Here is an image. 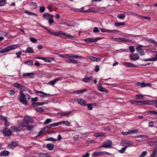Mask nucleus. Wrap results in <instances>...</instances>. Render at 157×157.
<instances>
[{
	"label": "nucleus",
	"instance_id": "20",
	"mask_svg": "<svg viewBox=\"0 0 157 157\" xmlns=\"http://www.w3.org/2000/svg\"><path fill=\"white\" fill-rule=\"evenodd\" d=\"M43 16L45 18H48L49 19L53 18L54 16L52 14H51L49 13H46L44 14L43 15Z\"/></svg>",
	"mask_w": 157,
	"mask_h": 157
},
{
	"label": "nucleus",
	"instance_id": "60",
	"mask_svg": "<svg viewBox=\"0 0 157 157\" xmlns=\"http://www.w3.org/2000/svg\"><path fill=\"white\" fill-rule=\"evenodd\" d=\"M117 31L116 30H111L109 29H106V32L107 33H115L116 32H117Z\"/></svg>",
	"mask_w": 157,
	"mask_h": 157
},
{
	"label": "nucleus",
	"instance_id": "51",
	"mask_svg": "<svg viewBox=\"0 0 157 157\" xmlns=\"http://www.w3.org/2000/svg\"><path fill=\"white\" fill-rule=\"evenodd\" d=\"M36 110L37 112H41L44 111L43 108L40 107H37L36 108Z\"/></svg>",
	"mask_w": 157,
	"mask_h": 157
},
{
	"label": "nucleus",
	"instance_id": "28",
	"mask_svg": "<svg viewBox=\"0 0 157 157\" xmlns=\"http://www.w3.org/2000/svg\"><path fill=\"white\" fill-rule=\"evenodd\" d=\"M66 62L69 63H73L77 64L78 63V61L73 59H68L67 60Z\"/></svg>",
	"mask_w": 157,
	"mask_h": 157
},
{
	"label": "nucleus",
	"instance_id": "31",
	"mask_svg": "<svg viewBox=\"0 0 157 157\" xmlns=\"http://www.w3.org/2000/svg\"><path fill=\"white\" fill-rule=\"evenodd\" d=\"M44 104V102H37L33 103L31 104L32 106H36L40 105H42Z\"/></svg>",
	"mask_w": 157,
	"mask_h": 157
},
{
	"label": "nucleus",
	"instance_id": "55",
	"mask_svg": "<svg viewBox=\"0 0 157 157\" xmlns=\"http://www.w3.org/2000/svg\"><path fill=\"white\" fill-rule=\"evenodd\" d=\"M70 10L76 12H79L80 11V9L77 8H71Z\"/></svg>",
	"mask_w": 157,
	"mask_h": 157
},
{
	"label": "nucleus",
	"instance_id": "25",
	"mask_svg": "<svg viewBox=\"0 0 157 157\" xmlns=\"http://www.w3.org/2000/svg\"><path fill=\"white\" fill-rule=\"evenodd\" d=\"M13 86L14 87L20 89H22L23 87V86L22 85L17 83H13Z\"/></svg>",
	"mask_w": 157,
	"mask_h": 157
},
{
	"label": "nucleus",
	"instance_id": "5",
	"mask_svg": "<svg viewBox=\"0 0 157 157\" xmlns=\"http://www.w3.org/2000/svg\"><path fill=\"white\" fill-rule=\"evenodd\" d=\"M132 144V141L129 140L124 141L122 143V146H124L126 148L131 147Z\"/></svg>",
	"mask_w": 157,
	"mask_h": 157
},
{
	"label": "nucleus",
	"instance_id": "9",
	"mask_svg": "<svg viewBox=\"0 0 157 157\" xmlns=\"http://www.w3.org/2000/svg\"><path fill=\"white\" fill-rule=\"evenodd\" d=\"M3 133L6 136H10L12 134L11 131L7 128H5L3 131Z\"/></svg>",
	"mask_w": 157,
	"mask_h": 157
},
{
	"label": "nucleus",
	"instance_id": "13",
	"mask_svg": "<svg viewBox=\"0 0 157 157\" xmlns=\"http://www.w3.org/2000/svg\"><path fill=\"white\" fill-rule=\"evenodd\" d=\"M61 78H57L56 79L53 80L49 82H48L47 84L53 86L57 82L60 80H61Z\"/></svg>",
	"mask_w": 157,
	"mask_h": 157
},
{
	"label": "nucleus",
	"instance_id": "39",
	"mask_svg": "<svg viewBox=\"0 0 157 157\" xmlns=\"http://www.w3.org/2000/svg\"><path fill=\"white\" fill-rule=\"evenodd\" d=\"M125 25V22H116L114 24V25L115 26H119L121 25Z\"/></svg>",
	"mask_w": 157,
	"mask_h": 157
},
{
	"label": "nucleus",
	"instance_id": "30",
	"mask_svg": "<svg viewBox=\"0 0 157 157\" xmlns=\"http://www.w3.org/2000/svg\"><path fill=\"white\" fill-rule=\"evenodd\" d=\"M87 91V90L86 89H83V90H81L75 91H74V92H73V93H75V94H80L82 93L85 92H86Z\"/></svg>",
	"mask_w": 157,
	"mask_h": 157
},
{
	"label": "nucleus",
	"instance_id": "6",
	"mask_svg": "<svg viewBox=\"0 0 157 157\" xmlns=\"http://www.w3.org/2000/svg\"><path fill=\"white\" fill-rule=\"evenodd\" d=\"M101 39L100 37H97L95 38H89L84 39V40L87 43L94 42L97 41Z\"/></svg>",
	"mask_w": 157,
	"mask_h": 157
},
{
	"label": "nucleus",
	"instance_id": "24",
	"mask_svg": "<svg viewBox=\"0 0 157 157\" xmlns=\"http://www.w3.org/2000/svg\"><path fill=\"white\" fill-rule=\"evenodd\" d=\"M30 7L31 10H34L36 8L37 4L34 2H32L30 4Z\"/></svg>",
	"mask_w": 157,
	"mask_h": 157
},
{
	"label": "nucleus",
	"instance_id": "17",
	"mask_svg": "<svg viewBox=\"0 0 157 157\" xmlns=\"http://www.w3.org/2000/svg\"><path fill=\"white\" fill-rule=\"evenodd\" d=\"M36 93L37 94H39L40 95H39V96L41 97H45L47 95H48L49 96H50L51 95L48 94H47L45 93L42 91H40L38 90L36 91Z\"/></svg>",
	"mask_w": 157,
	"mask_h": 157
},
{
	"label": "nucleus",
	"instance_id": "26",
	"mask_svg": "<svg viewBox=\"0 0 157 157\" xmlns=\"http://www.w3.org/2000/svg\"><path fill=\"white\" fill-rule=\"evenodd\" d=\"M47 148L50 151H52L53 149L54 145L51 144H48L47 145Z\"/></svg>",
	"mask_w": 157,
	"mask_h": 157
},
{
	"label": "nucleus",
	"instance_id": "23",
	"mask_svg": "<svg viewBox=\"0 0 157 157\" xmlns=\"http://www.w3.org/2000/svg\"><path fill=\"white\" fill-rule=\"evenodd\" d=\"M25 52L27 53H33L34 51L33 48L31 47H28L25 51Z\"/></svg>",
	"mask_w": 157,
	"mask_h": 157
},
{
	"label": "nucleus",
	"instance_id": "38",
	"mask_svg": "<svg viewBox=\"0 0 157 157\" xmlns=\"http://www.w3.org/2000/svg\"><path fill=\"white\" fill-rule=\"evenodd\" d=\"M129 134L136 133L138 132V129H134L132 130H130L128 131Z\"/></svg>",
	"mask_w": 157,
	"mask_h": 157
},
{
	"label": "nucleus",
	"instance_id": "48",
	"mask_svg": "<svg viewBox=\"0 0 157 157\" xmlns=\"http://www.w3.org/2000/svg\"><path fill=\"white\" fill-rule=\"evenodd\" d=\"M128 102L130 103L132 105H136L137 101L130 100L128 101Z\"/></svg>",
	"mask_w": 157,
	"mask_h": 157
},
{
	"label": "nucleus",
	"instance_id": "56",
	"mask_svg": "<svg viewBox=\"0 0 157 157\" xmlns=\"http://www.w3.org/2000/svg\"><path fill=\"white\" fill-rule=\"evenodd\" d=\"M130 52L132 53L133 52L135 51V48L133 46H130L129 47Z\"/></svg>",
	"mask_w": 157,
	"mask_h": 157
},
{
	"label": "nucleus",
	"instance_id": "19",
	"mask_svg": "<svg viewBox=\"0 0 157 157\" xmlns=\"http://www.w3.org/2000/svg\"><path fill=\"white\" fill-rule=\"evenodd\" d=\"M123 65L127 67H136L137 66L130 63H123Z\"/></svg>",
	"mask_w": 157,
	"mask_h": 157
},
{
	"label": "nucleus",
	"instance_id": "63",
	"mask_svg": "<svg viewBox=\"0 0 157 157\" xmlns=\"http://www.w3.org/2000/svg\"><path fill=\"white\" fill-rule=\"evenodd\" d=\"M93 32L95 33H99L100 32V31L98 30V27H95L93 29Z\"/></svg>",
	"mask_w": 157,
	"mask_h": 157
},
{
	"label": "nucleus",
	"instance_id": "44",
	"mask_svg": "<svg viewBox=\"0 0 157 157\" xmlns=\"http://www.w3.org/2000/svg\"><path fill=\"white\" fill-rule=\"evenodd\" d=\"M28 123L26 122H22L20 124L21 126L22 127H27Z\"/></svg>",
	"mask_w": 157,
	"mask_h": 157
},
{
	"label": "nucleus",
	"instance_id": "36",
	"mask_svg": "<svg viewBox=\"0 0 157 157\" xmlns=\"http://www.w3.org/2000/svg\"><path fill=\"white\" fill-rule=\"evenodd\" d=\"M145 84V83L144 82H138L136 83V85L137 86H141V87H145V86L144 85Z\"/></svg>",
	"mask_w": 157,
	"mask_h": 157
},
{
	"label": "nucleus",
	"instance_id": "2",
	"mask_svg": "<svg viewBox=\"0 0 157 157\" xmlns=\"http://www.w3.org/2000/svg\"><path fill=\"white\" fill-rule=\"evenodd\" d=\"M20 95L18 99L19 101L25 105H27L28 101L30 99L29 95L28 94H25L22 91H20Z\"/></svg>",
	"mask_w": 157,
	"mask_h": 157
},
{
	"label": "nucleus",
	"instance_id": "8",
	"mask_svg": "<svg viewBox=\"0 0 157 157\" xmlns=\"http://www.w3.org/2000/svg\"><path fill=\"white\" fill-rule=\"evenodd\" d=\"M97 88L98 90L102 92H105L106 93L108 92V91L105 88L103 87L101 85L100 83H98L97 85Z\"/></svg>",
	"mask_w": 157,
	"mask_h": 157
},
{
	"label": "nucleus",
	"instance_id": "52",
	"mask_svg": "<svg viewBox=\"0 0 157 157\" xmlns=\"http://www.w3.org/2000/svg\"><path fill=\"white\" fill-rule=\"evenodd\" d=\"M58 56L60 57L63 58H67V54H59Z\"/></svg>",
	"mask_w": 157,
	"mask_h": 157
},
{
	"label": "nucleus",
	"instance_id": "64",
	"mask_svg": "<svg viewBox=\"0 0 157 157\" xmlns=\"http://www.w3.org/2000/svg\"><path fill=\"white\" fill-rule=\"evenodd\" d=\"M15 54L17 55V58H19L21 54V51H19L18 52H16Z\"/></svg>",
	"mask_w": 157,
	"mask_h": 157
},
{
	"label": "nucleus",
	"instance_id": "22",
	"mask_svg": "<svg viewBox=\"0 0 157 157\" xmlns=\"http://www.w3.org/2000/svg\"><path fill=\"white\" fill-rule=\"evenodd\" d=\"M18 145V143L17 142L11 141L10 144L8 145V146H10L11 148L14 147Z\"/></svg>",
	"mask_w": 157,
	"mask_h": 157
},
{
	"label": "nucleus",
	"instance_id": "16",
	"mask_svg": "<svg viewBox=\"0 0 157 157\" xmlns=\"http://www.w3.org/2000/svg\"><path fill=\"white\" fill-rule=\"evenodd\" d=\"M130 58L131 60L135 61L138 59H139V56L138 54H135L133 55H130Z\"/></svg>",
	"mask_w": 157,
	"mask_h": 157
},
{
	"label": "nucleus",
	"instance_id": "54",
	"mask_svg": "<svg viewBox=\"0 0 157 157\" xmlns=\"http://www.w3.org/2000/svg\"><path fill=\"white\" fill-rule=\"evenodd\" d=\"M52 121V119H47L44 122V124H48L50 123Z\"/></svg>",
	"mask_w": 157,
	"mask_h": 157
},
{
	"label": "nucleus",
	"instance_id": "61",
	"mask_svg": "<svg viewBox=\"0 0 157 157\" xmlns=\"http://www.w3.org/2000/svg\"><path fill=\"white\" fill-rule=\"evenodd\" d=\"M147 153V151H143L140 155V157H144V156L146 155Z\"/></svg>",
	"mask_w": 157,
	"mask_h": 157
},
{
	"label": "nucleus",
	"instance_id": "47",
	"mask_svg": "<svg viewBox=\"0 0 157 157\" xmlns=\"http://www.w3.org/2000/svg\"><path fill=\"white\" fill-rule=\"evenodd\" d=\"M17 127L15 126H12L10 128V130L11 131V132H14V131H16V130H17Z\"/></svg>",
	"mask_w": 157,
	"mask_h": 157
},
{
	"label": "nucleus",
	"instance_id": "1",
	"mask_svg": "<svg viewBox=\"0 0 157 157\" xmlns=\"http://www.w3.org/2000/svg\"><path fill=\"white\" fill-rule=\"evenodd\" d=\"M40 26L42 28L46 30L50 33L56 36H59L62 38H63L64 37L67 36L68 37V38H70L71 39H73L75 38V36H73L71 35L70 34H67L64 32L59 31L57 32H53L51 31V30L47 29V28L43 25H40Z\"/></svg>",
	"mask_w": 157,
	"mask_h": 157
},
{
	"label": "nucleus",
	"instance_id": "4",
	"mask_svg": "<svg viewBox=\"0 0 157 157\" xmlns=\"http://www.w3.org/2000/svg\"><path fill=\"white\" fill-rule=\"evenodd\" d=\"M113 145L112 142L109 140L105 141L103 142L102 145H101L100 147H104L105 148H109Z\"/></svg>",
	"mask_w": 157,
	"mask_h": 157
},
{
	"label": "nucleus",
	"instance_id": "34",
	"mask_svg": "<svg viewBox=\"0 0 157 157\" xmlns=\"http://www.w3.org/2000/svg\"><path fill=\"white\" fill-rule=\"evenodd\" d=\"M39 157H51L48 154L44 153H41L39 155Z\"/></svg>",
	"mask_w": 157,
	"mask_h": 157
},
{
	"label": "nucleus",
	"instance_id": "40",
	"mask_svg": "<svg viewBox=\"0 0 157 157\" xmlns=\"http://www.w3.org/2000/svg\"><path fill=\"white\" fill-rule=\"evenodd\" d=\"M83 12L84 13L95 12L96 11L94 10H93L92 8H90L86 10Z\"/></svg>",
	"mask_w": 157,
	"mask_h": 157
},
{
	"label": "nucleus",
	"instance_id": "15",
	"mask_svg": "<svg viewBox=\"0 0 157 157\" xmlns=\"http://www.w3.org/2000/svg\"><path fill=\"white\" fill-rule=\"evenodd\" d=\"M93 78L92 76L88 77L87 75H85V77L82 79V81L85 82H88Z\"/></svg>",
	"mask_w": 157,
	"mask_h": 157
},
{
	"label": "nucleus",
	"instance_id": "42",
	"mask_svg": "<svg viewBox=\"0 0 157 157\" xmlns=\"http://www.w3.org/2000/svg\"><path fill=\"white\" fill-rule=\"evenodd\" d=\"M6 0H2L0 1V6H3L6 4Z\"/></svg>",
	"mask_w": 157,
	"mask_h": 157
},
{
	"label": "nucleus",
	"instance_id": "7",
	"mask_svg": "<svg viewBox=\"0 0 157 157\" xmlns=\"http://www.w3.org/2000/svg\"><path fill=\"white\" fill-rule=\"evenodd\" d=\"M112 40L114 41L117 42H128V40L122 37H119L116 38H113L111 37V38Z\"/></svg>",
	"mask_w": 157,
	"mask_h": 157
},
{
	"label": "nucleus",
	"instance_id": "11",
	"mask_svg": "<svg viewBox=\"0 0 157 157\" xmlns=\"http://www.w3.org/2000/svg\"><path fill=\"white\" fill-rule=\"evenodd\" d=\"M24 120L28 124V123H32L34 121L33 119L29 116H25L24 117Z\"/></svg>",
	"mask_w": 157,
	"mask_h": 157
},
{
	"label": "nucleus",
	"instance_id": "29",
	"mask_svg": "<svg viewBox=\"0 0 157 157\" xmlns=\"http://www.w3.org/2000/svg\"><path fill=\"white\" fill-rule=\"evenodd\" d=\"M24 63L29 66H32L33 64V61L32 60L26 61L24 62Z\"/></svg>",
	"mask_w": 157,
	"mask_h": 157
},
{
	"label": "nucleus",
	"instance_id": "3",
	"mask_svg": "<svg viewBox=\"0 0 157 157\" xmlns=\"http://www.w3.org/2000/svg\"><path fill=\"white\" fill-rule=\"evenodd\" d=\"M18 45L17 44L11 45L4 48L3 49L0 48V53H4L9 52L17 48Z\"/></svg>",
	"mask_w": 157,
	"mask_h": 157
},
{
	"label": "nucleus",
	"instance_id": "21",
	"mask_svg": "<svg viewBox=\"0 0 157 157\" xmlns=\"http://www.w3.org/2000/svg\"><path fill=\"white\" fill-rule=\"evenodd\" d=\"M10 154L9 151H3L0 153V156L2 157V156H8Z\"/></svg>",
	"mask_w": 157,
	"mask_h": 157
},
{
	"label": "nucleus",
	"instance_id": "53",
	"mask_svg": "<svg viewBox=\"0 0 157 157\" xmlns=\"http://www.w3.org/2000/svg\"><path fill=\"white\" fill-rule=\"evenodd\" d=\"M147 113L150 114H154V115H157V112H156L155 111H149L147 112Z\"/></svg>",
	"mask_w": 157,
	"mask_h": 157
},
{
	"label": "nucleus",
	"instance_id": "45",
	"mask_svg": "<svg viewBox=\"0 0 157 157\" xmlns=\"http://www.w3.org/2000/svg\"><path fill=\"white\" fill-rule=\"evenodd\" d=\"M145 102L144 101H137V102L136 103L137 105H141L145 104Z\"/></svg>",
	"mask_w": 157,
	"mask_h": 157
},
{
	"label": "nucleus",
	"instance_id": "62",
	"mask_svg": "<svg viewBox=\"0 0 157 157\" xmlns=\"http://www.w3.org/2000/svg\"><path fill=\"white\" fill-rule=\"evenodd\" d=\"M48 23L50 24H52L54 23V21L52 18H51L48 20Z\"/></svg>",
	"mask_w": 157,
	"mask_h": 157
},
{
	"label": "nucleus",
	"instance_id": "35",
	"mask_svg": "<svg viewBox=\"0 0 157 157\" xmlns=\"http://www.w3.org/2000/svg\"><path fill=\"white\" fill-rule=\"evenodd\" d=\"M60 124H64L66 126H69L70 123L67 121H60Z\"/></svg>",
	"mask_w": 157,
	"mask_h": 157
},
{
	"label": "nucleus",
	"instance_id": "32",
	"mask_svg": "<svg viewBox=\"0 0 157 157\" xmlns=\"http://www.w3.org/2000/svg\"><path fill=\"white\" fill-rule=\"evenodd\" d=\"M53 59L51 57L44 58L43 60L47 62H51L53 60Z\"/></svg>",
	"mask_w": 157,
	"mask_h": 157
},
{
	"label": "nucleus",
	"instance_id": "18",
	"mask_svg": "<svg viewBox=\"0 0 157 157\" xmlns=\"http://www.w3.org/2000/svg\"><path fill=\"white\" fill-rule=\"evenodd\" d=\"M88 59H91L93 61L98 62L101 60V58L99 57H95L92 56H89L88 57Z\"/></svg>",
	"mask_w": 157,
	"mask_h": 157
},
{
	"label": "nucleus",
	"instance_id": "46",
	"mask_svg": "<svg viewBox=\"0 0 157 157\" xmlns=\"http://www.w3.org/2000/svg\"><path fill=\"white\" fill-rule=\"evenodd\" d=\"M25 12L29 15H33L35 16H37V15L36 13H33L29 12L27 10L25 11Z\"/></svg>",
	"mask_w": 157,
	"mask_h": 157
},
{
	"label": "nucleus",
	"instance_id": "33",
	"mask_svg": "<svg viewBox=\"0 0 157 157\" xmlns=\"http://www.w3.org/2000/svg\"><path fill=\"white\" fill-rule=\"evenodd\" d=\"M105 133L100 132H97L95 133V136L96 137H98L99 136H105Z\"/></svg>",
	"mask_w": 157,
	"mask_h": 157
},
{
	"label": "nucleus",
	"instance_id": "37",
	"mask_svg": "<svg viewBox=\"0 0 157 157\" xmlns=\"http://www.w3.org/2000/svg\"><path fill=\"white\" fill-rule=\"evenodd\" d=\"M135 98L136 99L141 100L144 98V96L142 95L137 94L136 95Z\"/></svg>",
	"mask_w": 157,
	"mask_h": 157
},
{
	"label": "nucleus",
	"instance_id": "50",
	"mask_svg": "<svg viewBox=\"0 0 157 157\" xmlns=\"http://www.w3.org/2000/svg\"><path fill=\"white\" fill-rule=\"evenodd\" d=\"M30 41L33 43L36 42L37 40V39L34 37H31L30 38Z\"/></svg>",
	"mask_w": 157,
	"mask_h": 157
},
{
	"label": "nucleus",
	"instance_id": "41",
	"mask_svg": "<svg viewBox=\"0 0 157 157\" xmlns=\"http://www.w3.org/2000/svg\"><path fill=\"white\" fill-rule=\"evenodd\" d=\"M125 15L124 14H121L119 15H118L117 17L118 18L123 19L125 17Z\"/></svg>",
	"mask_w": 157,
	"mask_h": 157
},
{
	"label": "nucleus",
	"instance_id": "58",
	"mask_svg": "<svg viewBox=\"0 0 157 157\" xmlns=\"http://www.w3.org/2000/svg\"><path fill=\"white\" fill-rule=\"evenodd\" d=\"M126 148H126V147H122L120 150L119 151L120 153H122L125 151Z\"/></svg>",
	"mask_w": 157,
	"mask_h": 157
},
{
	"label": "nucleus",
	"instance_id": "43",
	"mask_svg": "<svg viewBox=\"0 0 157 157\" xmlns=\"http://www.w3.org/2000/svg\"><path fill=\"white\" fill-rule=\"evenodd\" d=\"M139 17L141 18H143L144 19H147L149 21H150L151 19V18L150 17L143 16L141 15H139Z\"/></svg>",
	"mask_w": 157,
	"mask_h": 157
},
{
	"label": "nucleus",
	"instance_id": "49",
	"mask_svg": "<svg viewBox=\"0 0 157 157\" xmlns=\"http://www.w3.org/2000/svg\"><path fill=\"white\" fill-rule=\"evenodd\" d=\"M86 105H87V108L89 110H91L92 109H93L92 104L91 103H89L88 104H87Z\"/></svg>",
	"mask_w": 157,
	"mask_h": 157
},
{
	"label": "nucleus",
	"instance_id": "27",
	"mask_svg": "<svg viewBox=\"0 0 157 157\" xmlns=\"http://www.w3.org/2000/svg\"><path fill=\"white\" fill-rule=\"evenodd\" d=\"M103 151L99 152L97 151L95 152L93 154V156L95 157L103 155Z\"/></svg>",
	"mask_w": 157,
	"mask_h": 157
},
{
	"label": "nucleus",
	"instance_id": "12",
	"mask_svg": "<svg viewBox=\"0 0 157 157\" xmlns=\"http://www.w3.org/2000/svg\"><path fill=\"white\" fill-rule=\"evenodd\" d=\"M34 74L33 73H24L22 75V76L23 78H33V77Z\"/></svg>",
	"mask_w": 157,
	"mask_h": 157
},
{
	"label": "nucleus",
	"instance_id": "57",
	"mask_svg": "<svg viewBox=\"0 0 157 157\" xmlns=\"http://www.w3.org/2000/svg\"><path fill=\"white\" fill-rule=\"evenodd\" d=\"M45 7L43 6L40 7L39 11L41 13H43L45 11Z\"/></svg>",
	"mask_w": 157,
	"mask_h": 157
},
{
	"label": "nucleus",
	"instance_id": "59",
	"mask_svg": "<svg viewBox=\"0 0 157 157\" xmlns=\"http://www.w3.org/2000/svg\"><path fill=\"white\" fill-rule=\"evenodd\" d=\"M74 131L71 128H68L63 131V132H73Z\"/></svg>",
	"mask_w": 157,
	"mask_h": 157
},
{
	"label": "nucleus",
	"instance_id": "10",
	"mask_svg": "<svg viewBox=\"0 0 157 157\" xmlns=\"http://www.w3.org/2000/svg\"><path fill=\"white\" fill-rule=\"evenodd\" d=\"M142 47L141 45H139L137 46L136 48V51L139 52L141 56H144V53L143 50L141 48Z\"/></svg>",
	"mask_w": 157,
	"mask_h": 157
},
{
	"label": "nucleus",
	"instance_id": "14",
	"mask_svg": "<svg viewBox=\"0 0 157 157\" xmlns=\"http://www.w3.org/2000/svg\"><path fill=\"white\" fill-rule=\"evenodd\" d=\"M78 103L83 106H85L87 105L86 101L82 98H80L77 100Z\"/></svg>",
	"mask_w": 157,
	"mask_h": 157
}]
</instances>
